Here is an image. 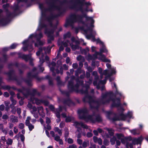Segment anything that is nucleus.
I'll return each mask as SVG.
<instances>
[{
    "instance_id": "obj_1",
    "label": "nucleus",
    "mask_w": 148,
    "mask_h": 148,
    "mask_svg": "<svg viewBox=\"0 0 148 148\" xmlns=\"http://www.w3.org/2000/svg\"><path fill=\"white\" fill-rule=\"evenodd\" d=\"M77 112L79 114V119L84 120L86 122L95 123L96 122H101L102 121V118L99 114L95 115L93 113L92 114L85 115V114L88 113V110L86 108L78 110Z\"/></svg>"
},
{
    "instance_id": "obj_2",
    "label": "nucleus",
    "mask_w": 148,
    "mask_h": 148,
    "mask_svg": "<svg viewBox=\"0 0 148 148\" xmlns=\"http://www.w3.org/2000/svg\"><path fill=\"white\" fill-rule=\"evenodd\" d=\"M101 99L100 102L103 104L109 103L110 101H112L111 105V108L118 107L121 105V100L119 98H116L114 97H116V95L112 91L106 92L105 93H102L101 95Z\"/></svg>"
},
{
    "instance_id": "obj_3",
    "label": "nucleus",
    "mask_w": 148,
    "mask_h": 148,
    "mask_svg": "<svg viewBox=\"0 0 148 148\" xmlns=\"http://www.w3.org/2000/svg\"><path fill=\"white\" fill-rule=\"evenodd\" d=\"M82 13V15L76 14L75 13L71 14L69 16V18L66 20L64 26L67 27L69 25L77 22L84 24L85 23L83 20L84 18H85L87 21H90L91 24L94 23V21L92 17L87 16V14L84 13L83 12Z\"/></svg>"
},
{
    "instance_id": "obj_4",
    "label": "nucleus",
    "mask_w": 148,
    "mask_h": 148,
    "mask_svg": "<svg viewBox=\"0 0 148 148\" xmlns=\"http://www.w3.org/2000/svg\"><path fill=\"white\" fill-rule=\"evenodd\" d=\"M83 101L84 103H88L91 109H97L99 107V101L94 99L92 96L89 95H86L84 97Z\"/></svg>"
},
{
    "instance_id": "obj_5",
    "label": "nucleus",
    "mask_w": 148,
    "mask_h": 148,
    "mask_svg": "<svg viewBox=\"0 0 148 148\" xmlns=\"http://www.w3.org/2000/svg\"><path fill=\"white\" fill-rule=\"evenodd\" d=\"M85 0H71L70 3L73 4L69 6V8L71 9L76 10L77 11H80L82 12H83V7L84 5Z\"/></svg>"
},
{
    "instance_id": "obj_6",
    "label": "nucleus",
    "mask_w": 148,
    "mask_h": 148,
    "mask_svg": "<svg viewBox=\"0 0 148 148\" xmlns=\"http://www.w3.org/2000/svg\"><path fill=\"white\" fill-rule=\"evenodd\" d=\"M75 78L74 76L71 77L70 80L68 82L67 85V88L68 90L71 92H78V88L80 86L77 82L75 85H74V80Z\"/></svg>"
},
{
    "instance_id": "obj_7",
    "label": "nucleus",
    "mask_w": 148,
    "mask_h": 148,
    "mask_svg": "<svg viewBox=\"0 0 148 148\" xmlns=\"http://www.w3.org/2000/svg\"><path fill=\"white\" fill-rule=\"evenodd\" d=\"M15 15L6 14L5 18H2L0 19V25L3 26L9 23L11 21L12 18L15 16Z\"/></svg>"
},
{
    "instance_id": "obj_8",
    "label": "nucleus",
    "mask_w": 148,
    "mask_h": 148,
    "mask_svg": "<svg viewBox=\"0 0 148 148\" xmlns=\"http://www.w3.org/2000/svg\"><path fill=\"white\" fill-rule=\"evenodd\" d=\"M51 1V2H47V3L49 5V7L46 8V11H48L49 12H51L55 10L56 5L55 2L58 1V0H49Z\"/></svg>"
},
{
    "instance_id": "obj_9",
    "label": "nucleus",
    "mask_w": 148,
    "mask_h": 148,
    "mask_svg": "<svg viewBox=\"0 0 148 148\" xmlns=\"http://www.w3.org/2000/svg\"><path fill=\"white\" fill-rule=\"evenodd\" d=\"M32 75L31 72H29L27 74V78L24 79V81L29 86H32Z\"/></svg>"
},
{
    "instance_id": "obj_10",
    "label": "nucleus",
    "mask_w": 148,
    "mask_h": 148,
    "mask_svg": "<svg viewBox=\"0 0 148 148\" xmlns=\"http://www.w3.org/2000/svg\"><path fill=\"white\" fill-rule=\"evenodd\" d=\"M106 116L107 118L110 120H111L113 122L116 121H120V119L118 116H116V114H115V116L112 118L110 117V115L113 114V113L111 111H108L106 112Z\"/></svg>"
},
{
    "instance_id": "obj_11",
    "label": "nucleus",
    "mask_w": 148,
    "mask_h": 148,
    "mask_svg": "<svg viewBox=\"0 0 148 148\" xmlns=\"http://www.w3.org/2000/svg\"><path fill=\"white\" fill-rule=\"evenodd\" d=\"M44 55L42 54L40 57L39 58V64L38 65L40 70L41 72H42L45 70L44 68L43 67H42V66L43 64L45 62V60L44 59Z\"/></svg>"
},
{
    "instance_id": "obj_12",
    "label": "nucleus",
    "mask_w": 148,
    "mask_h": 148,
    "mask_svg": "<svg viewBox=\"0 0 148 148\" xmlns=\"http://www.w3.org/2000/svg\"><path fill=\"white\" fill-rule=\"evenodd\" d=\"M31 56L30 54L25 55L22 54L21 53H18V57L19 58H21L22 59L24 60L25 61L27 62L31 58Z\"/></svg>"
},
{
    "instance_id": "obj_13",
    "label": "nucleus",
    "mask_w": 148,
    "mask_h": 148,
    "mask_svg": "<svg viewBox=\"0 0 148 148\" xmlns=\"http://www.w3.org/2000/svg\"><path fill=\"white\" fill-rule=\"evenodd\" d=\"M9 6L10 5L8 3L3 4L2 5L3 8L5 10L6 14H10L11 15H15V12H11L9 10L8 8Z\"/></svg>"
},
{
    "instance_id": "obj_14",
    "label": "nucleus",
    "mask_w": 148,
    "mask_h": 148,
    "mask_svg": "<svg viewBox=\"0 0 148 148\" xmlns=\"http://www.w3.org/2000/svg\"><path fill=\"white\" fill-rule=\"evenodd\" d=\"M21 88V89H18V91L22 93L24 96L27 97L29 94V91H27V93H25L24 92V91H27V89L24 86H22Z\"/></svg>"
},
{
    "instance_id": "obj_15",
    "label": "nucleus",
    "mask_w": 148,
    "mask_h": 148,
    "mask_svg": "<svg viewBox=\"0 0 148 148\" xmlns=\"http://www.w3.org/2000/svg\"><path fill=\"white\" fill-rule=\"evenodd\" d=\"M62 14V12H60V14L55 15L51 14V16H47L46 18V20L49 22H50L51 20L54 19V18H57L60 16Z\"/></svg>"
},
{
    "instance_id": "obj_16",
    "label": "nucleus",
    "mask_w": 148,
    "mask_h": 148,
    "mask_svg": "<svg viewBox=\"0 0 148 148\" xmlns=\"http://www.w3.org/2000/svg\"><path fill=\"white\" fill-rule=\"evenodd\" d=\"M14 71L13 70H10L8 72L5 73V74L8 75L9 79L10 80H13L14 79L13 78H15L16 76L15 75L13 76H12V75L14 74Z\"/></svg>"
},
{
    "instance_id": "obj_17",
    "label": "nucleus",
    "mask_w": 148,
    "mask_h": 148,
    "mask_svg": "<svg viewBox=\"0 0 148 148\" xmlns=\"http://www.w3.org/2000/svg\"><path fill=\"white\" fill-rule=\"evenodd\" d=\"M74 125L76 127H77V126L80 125L82 128L87 129L88 128V126L86 124H84L82 122H79L77 121H75L74 123Z\"/></svg>"
},
{
    "instance_id": "obj_18",
    "label": "nucleus",
    "mask_w": 148,
    "mask_h": 148,
    "mask_svg": "<svg viewBox=\"0 0 148 148\" xmlns=\"http://www.w3.org/2000/svg\"><path fill=\"white\" fill-rule=\"evenodd\" d=\"M54 32V29H49L47 28H46L45 29V34H47V36H53V34Z\"/></svg>"
},
{
    "instance_id": "obj_19",
    "label": "nucleus",
    "mask_w": 148,
    "mask_h": 148,
    "mask_svg": "<svg viewBox=\"0 0 148 148\" xmlns=\"http://www.w3.org/2000/svg\"><path fill=\"white\" fill-rule=\"evenodd\" d=\"M14 79L13 80L17 82V85L19 86H21L22 84L23 81H24V78L22 77H21L20 78H18L16 76L15 77L13 78Z\"/></svg>"
},
{
    "instance_id": "obj_20",
    "label": "nucleus",
    "mask_w": 148,
    "mask_h": 148,
    "mask_svg": "<svg viewBox=\"0 0 148 148\" xmlns=\"http://www.w3.org/2000/svg\"><path fill=\"white\" fill-rule=\"evenodd\" d=\"M46 79L48 80V84L49 86H53L54 85L53 78L49 75H47L45 76Z\"/></svg>"
},
{
    "instance_id": "obj_21",
    "label": "nucleus",
    "mask_w": 148,
    "mask_h": 148,
    "mask_svg": "<svg viewBox=\"0 0 148 148\" xmlns=\"http://www.w3.org/2000/svg\"><path fill=\"white\" fill-rule=\"evenodd\" d=\"M143 140V137L141 136L138 137L137 139H135L132 141V143L134 145H135L136 143L139 144Z\"/></svg>"
},
{
    "instance_id": "obj_22",
    "label": "nucleus",
    "mask_w": 148,
    "mask_h": 148,
    "mask_svg": "<svg viewBox=\"0 0 148 148\" xmlns=\"http://www.w3.org/2000/svg\"><path fill=\"white\" fill-rule=\"evenodd\" d=\"M1 88L4 89L6 90H9L11 88L13 89L14 90H17L18 91V89L16 87L13 86L12 87L10 86L9 85L3 86H1Z\"/></svg>"
},
{
    "instance_id": "obj_23",
    "label": "nucleus",
    "mask_w": 148,
    "mask_h": 148,
    "mask_svg": "<svg viewBox=\"0 0 148 148\" xmlns=\"http://www.w3.org/2000/svg\"><path fill=\"white\" fill-rule=\"evenodd\" d=\"M63 103L64 104L69 106L74 103L69 98L64 99L63 101Z\"/></svg>"
},
{
    "instance_id": "obj_24",
    "label": "nucleus",
    "mask_w": 148,
    "mask_h": 148,
    "mask_svg": "<svg viewBox=\"0 0 148 148\" xmlns=\"http://www.w3.org/2000/svg\"><path fill=\"white\" fill-rule=\"evenodd\" d=\"M47 25L43 23H40V24L39 27L38 29V31H41L43 28H47Z\"/></svg>"
},
{
    "instance_id": "obj_25",
    "label": "nucleus",
    "mask_w": 148,
    "mask_h": 148,
    "mask_svg": "<svg viewBox=\"0 0 148 148\" xmlns=\"http://www.w3.org/2000/svg\"><path fill=\"white\" fill-rule=\"evenodd\" d=\"M106 130L108 131L109 134L110 136H114V130L112 129L107 128Z\"/></svg>"
},
{
    "instance_id": "obj_26",
    "label": "nucleus",
    "mask_w": 148,
    "mask_h": 148,
    "mask_svg": "<svg viewBox=\"0 0 148 148\" xmlns=\"http://www.w3.org/2000/svg\"><path fill=\"white\" fill-rule=\"evenodd\" d=\"M70 45L71 47V49L73 51H75L76 49H79V47L78 45H73L72 43L70 44Z\"/></svg>"
},
{
    "instance_id": "obj_27",
    "label": "nucleus",
    "mask_w": 148,
    "mask_h": 148,
    "mask_svg": "<svg viewBox=\"0 0 148 148\" xmlns=\"http://www.w3.org/2000/svg\"><path fill=\"white\" fill-rule=\"evenodd\" d=\"M38 73H36L32 75V78H35L39 81H40L41 80L44 79L43 78H40L38 76Z\"/></svg>"
},
{
    "instance_id": "obj_28",
    "label": "nucleus",
    "mask_w": 148,
    "mask_h": 148,
    "mask_svg": "<svg viewBox=\"0 0 148 148\" xmlns=\"http://www.w3.org/2000/svg\"><path fill=\"white\" fill-rule=\"evenodd\" d=\"M34 41L32 40V43L31 44H27V46L28 47V49L30 52L32 51L33 50V43L34 42Z\"/></svg>"
},
{
    "instance_id": "obj_29",
    "label": "nucleus",
    "mask_w": 148,
    "mask_h": 148,
    "mask_svg": "<svg viewBox=\"0 0 148 148\" xmlns=\"http://www.w3.org/2000/svg\"><path fill=\"white\" fill-rule=\"evenodd\" d=\"M130 132L133 134L135 135L139 134V130L138 129H134L130 130Z\"/></svg>"
},
{
    "instance_id": "obj_30",
    "label": "nucleus",
    "mask_w": 148,
    "mask_h": 148,
    "mask_svg": "<svg viewBox=\"0 0 148 148\" xmlns=\"http://www.w3.org/2000/svg\"><path fill=\"white\" fill-rule=\"evenodd\" d=\"M69 91L63 90L62 91L60 90V91L61 92L62 94L64 95H65L67 97H69L70 95V93H72L73 92H71L69 91V90H68Z\"/></svg>"
},
{
    "instance_id": "obj_31",
    "label": "nucleus",
    "mask_w": 148,
    "mask_h": 148,
    "mask_svg": "<svg viewBox=\"0 0 148 148\" xmlns=\"http://www.w3.org/2000/svg\"><path fill=\"white\" fill-rule=\"evenodd\" d=\"M82 73V70L81 67H79L75 71V75L76 76H78L79 74Z\"/></svg>"
},
{
    "instance_id": "obj_32",
    "label": "nucleus",
    "mask_w": 148,
    "mask_h": 148,
    "mask_svg": "<svg viewBox=\"0 0 148 148\" xmlns=\"http://www.w3.org/2000/svg\"><path fill=\"white\" fill-rule=\"evenodd\" d=\"M100 51L106 53H108V51L105 47V46L104 45H103V46H102V47L100 49Z\"/></svg>"
},
{
    "instance_id": "obj_33",
    "label": "nucleus",
    "mask_w": 148,
    "mask_h": 148,
    "mask_svg": "<svg viewBox=\"0 0 148 148\" xmlns=\"http://www.w3.org/2000/svg\"><path fill=\"white\" fill-rule=\"evenodd\" d=\"M116 140V138L115 136H113V137L111 138L110 139V142L111 144L112 145H114L115 144V142Z\"/></svg>"
},
{
    "instance_id": "obj_34",
    "label": "nucleus",
    "mask_w": 148,
    "mask_h": 148,
    "mask_svg": "<svg viewBox=\"0 0 148 148\" xmlns=\"http://www.w3.org/2000/svg\"><path fill=\"white\" fill-rule=\"evenodd\" d=\"M48 38L47 40V43L49 44L51 43V41L54 40V37L53 36H47Z\"/></svg>"
},
{
    "instance_id": "obj_35",
    "label": "nucleus",
    "mask_w": 148,
    "mask_h": 148,
    "mask_svg": "<svg viewBox=\"0 0 148 148\" xmlns=\"http://www.w3.org/2000/svg\"><path fill=\"white\" fill-rule=\"evenodd\" d=\"M71 36V33L70 32H68L64 34L63 36V38L65 39L67 38H70Z\"/></svg>"
},
{
    "instance_id": "obj_36",
    "label": "nucleus",
    "mask_w": 148,
    "mask_h": 148,
    "mask_svg": "<svg viewBox=\"0 0 148 148\" xmlns=\"http://www.w3.org/2000/svg\"><path fill=\"white\" fill-rule=\"evenodd\" d=\"M38 100V101H41V102L44 103L45 105L47 106H48L49 104V102L47 100Z\"/></svg>"
},
{
    "instance_id": "obj_37",
    "label": "nucleus",
    "mask_w": 148,
    "mask_h": 148,
    "mask_svg": "<svg viewBox=\"0 0 148 148\" xmlns=\"http://www.w3.org/2000/svg\"><path fill=\"white\" fill-rule=\"evenodd\" d=\"M18 44L15 43H13L9 47L10 49H15Z\"/></svg>"
},
{
    "instance_id": "obj_38",
    "label": "nucleus",
    "mask_w": 148,
    "mask_h": 148,
    "mask_svg": "<svg viewBox=\"0 0 148 148\" xmlns=\"http://www.w3.org/2000/svg\"><path fill=\"white\" fill-rule=\"evenodd\" d=\"M119 115L121 117V120H125L127 118V116L124 114L123 113H121Z\"/></svg>"
},
{
    "instance_id": "obj_39",
    "label": "nucleus",
    "mask_w": 148,
    "mask_h": 148,
    "mask_svg": "<svg viewBox=\"0 0 148 148\" xmlns=\"http://www.w3.org/2000/svg\"><path fill=\"white\" fill-rule=\"evenodd\" d=\"M46 8H45L44 10H42L41 12V16L42 17L46 18L47 17L46 12L48 11H46Z\"/></svg>"
},
{
    "instance_id": "obj_40",
    "label": "nucleus",
    "mask_w": 148,
    "mask_h": 148,
    "mask_svg": "<svg viewBox=\"0 0 148 148\" xmlns=\"http://www.w3.org/2000/svg\"><path fill=\"white\" fill-rule=\"evenodd\" d=\"M54 130L56 132H57L60 136H61L62 134V132L61 130H60L58 127H55L54 128Z\"/></svg>"
},
{
    "instance_id": "obj_41",
    "label": "nucleus",
    "mask_w": 148,
    "mask_h": 148,
    "mask_svg": "<svg viewBox=\"0 0 148 148\" xmlns=\"http://www.w3.org/2000/svg\"><path fill=\"white\" fill-rule=\"evenodd\" d=\"M13 9L14 10V12H15V16L16 15V13L15 12L17 11L18 10H19V6L18 5V4H17V5H15Z\"/></svg>"
},
{
    "instance_id": "obj_42",
    "label": "nucleus",
    "mask_w": 148,
    "mask_h": 148,
    "mask_svg": "<svg viewBox=\"0 0 148 148\" xmlns=\"http://www.w3.org/2000/svg\"><path fill=\"white\" fill-rule=\"evenodd\" d=\"M15 66L17 67H18L19 66V64L17 62H16L14 63H11L9 64H8V67L9 68L10 66Z\"/></svg>"
},
{
    "instance_id": "obj_43",
    "label": "nucleus",
    "mask_w": 148,
    "mask_h": 148,
    "mask_svg": "<svg viewBox=\"0 0 148 148\" xmlns=\"http://www.w3.org/2000/svg\"><path fill=\"white\" fill-rule=\"evenodd\" d=\"M69 132L68 130V129L65 130V134H64V138L65 140H66L67 138L69 137Z\"/></svg>"
},
{
    "instance_id": "obj_44",
    "label": "nucleus",
    "mask_w": 148,
    "mask_h": 148,
    "mask_svg": "<svg viewBox=\"0 0 148 148\" xmlns=\"http://www.w3.org/2000/svg\"><path fill=\"white\" fill-rule=\"evenodd\" d=\"M89 141H88L87 142L84 141L82 143V146L84 148H86L87 146L88 145H89Z\"/></svg>"
},
{
    "instance_id": "obj_45",
    "label": "nucleus",
    "mask_w": 148,
    "mask_h": 148,
    "mask_svg": "<svg viewBox=\"0 0 148 148\" xmlns=\"http://www.w3.org/2000/svg\"><path fill=\"white\" fill-rule=\"evenodd\" d=\"M13 117V118H12V121L13 123L17 122H18V120L17 118L13 115H11Z\"/></svg>"
},
{
    "instance_id": "obj_46",
    "label": "nucleus",
    "mask_w": 148,
    "mask_h": 148,
    "mask_svg": "<svg viewBox=\"0 0 148 148\" xmlns=\"http://www.w3.org/2000/svg\"><path fill=\"white\" fill-rule=\"evenodd\" d=\"M109 140L106 139H104L103 142V144L106 146H108L109 144Z\"/></svg>"
},
{
    "instance_id": "obj_47",
    "label": "nucleus",
    "mask_w": 148,
    "mask_h": 148,
    "mask_svg": "<svg viewBox=\"0 0 148 148\" xmlns=\"http://www.w3.org/2000/svg\"><path fill=\"white\" fill-rule=\"evenodd\" d=\"M43 37V35L42 32H40L38 35V37L37 38V40H38Z\"/></svg>"
},
{
    "instance_id": "obj_48",
    "label": "nucleus",
    "mask_w": 148,
    "mask_h": 148,
    "mask_svg": "<svg viewBox=\"0 0 148 148\" xmlns=\"http://www.w3.org/2000/svg\"><path fill=\"white\" fill-rule=\"evenodd\" d=\"M116 135L118 139H121V138L123 136V135L122 134L117 133Z\"/></svg>"
},
{
    "instance_id": "obj_49",
    "label": "nucleus",
    "mask_w": 148,
    "mask_h": 148,
    "mask_svg": "<svg viewBox=\"0 0 148 148\" xmlns=\"http://www.w3.org/2000/svg\"><path fill=\"white\" fill-rule=\"evenodd\" d=\"M55 114H56V117L58 119L60 118V112H59V111H58V109H57L56 110V112Z\"/></svg>"
},
{
    "instance_id": "obj_50",
    "label": "nucleus",
    "mask_w": 148,
    "mask_h": 148,
    "mask_svg": "<svg viewBox=\"0 0 148 148\" xmlns=\"http://www.w3.org/2000/svg\"><path fill=\"white\" fill-rule=\"evenodd\" d=\"M37 91L35 89H34L32 90L31 95L32 96H34L37 93Z\"/></svg>"
},
{
    "instance_id": "obj_51",
    "label": "nucleus",
    "mask_w": 148,
    "mask_h": 148,
    "mask_svg": "<svg viewBox=\"0 0 148 148\" xmlns=\"http://www.w3.org/2000/svg\"><path fill=\"white\" fill-rule=\"evenodd\" d=\"M37 108L38 113L40 112V111H41L42 112H44V108L42 106L38 107H37Z\"/></svg>"
},
{
    "instance_id": "obj_52",
    "label": "nucleus",
    "mask_w": 148,
    "mask_h": 148,
    "mask_svg": "<svg viewBox=\"0 0 148 148\" xmlns=\"http://www.w3.org/2000/svg\"><path fill=\"white\" fill-rule=\"evenodd\" d=\"M72 121V119L70 116H67L65 119V121L66 123L71 122Z\"/></svg>"
},
{
    "instance_id": "obj_53",
    "label": "nucleus",
    "mask_w": 148,
    "mask_h": 148,
    "mask_svg": "<svg viewBox=\"0 0 148 148\" xmlns=\"http://www.w3.org/2000/svg\"><path fill=\"white\" fill-rule=\"evenodd\" d=\"M94 40H96L97 43H99L100 44L102 45V46H103V43L102 42L99 38H98L96 40L95 38H94Z\"/></svg>"
},
{
    "instance_id": "obj_54",
    "label": "nucleus",
    "mask_w": 148,
    "mask_h": 148,
    "mask_svg": "<svg viewBox=\"0 0 148 148\" xmlns=\"http://www.w3.org/2000/svg\"><path fill=\"white\" fill-rule=\"evenodd\" d=\"M28 126L29 130L30 131H31L34 128V126L32 125V124H30Z\"/></svg>"
},
{
    "instance_id": "obj_55",
    "label": "nucleus",
    "mask_w": 148,
    "mask_h": 148,
    "mask_svg": "<svg viewBox=\"0 0 148 148\" xmlns=\"http://www.w3.org/2000/svg\"><path fill=\"white\" fill-rule=\"evenodd\" d=\"M50 110L52 111H54L55 110V107L54 106L52 105H50L49 107Z\"/></svg>"
},
{
    "instance_id": "obj_56",
    "label": "nucleus",
    "mask_w": 148,
    "mask_h": 148,
    "mask_svg": "<svg viewBox=\"0 0 148 148\" xmlns=\"http://www.w3.org/2000/svg\"><path fill=\"white\" fill-rule=\"evenodd\" d=\"M12 140L11 139L9 138L8 139V141L6 143L8 145H11L12 144Z\"/></svg>"
},
{
    "instance_id": "obj_57",
    "label": "nucleus",
    "mask_w": 148,
    "mask_h": 148,
    "mask_svg": "<svg viewBox=\"0 0 148 148\" xmlns=\"http://www.w3.org/2000/svg\"><path fill=\"white\" fill-rule=\"evenodd\" d=\"M83 58L84 59V58L81 55H79L77 57V60L78 61H80Z\"/></svg>"
},
{
    "instance_id": "obj_58",
    "label": "nucleus",
    "mask_w": 148,
    "mask_h": 148,
    "mask_svg": "<svg viewBox=\"0 0 148 148\" xmlns=\"http://www.w3.org/2000/svg\"><path fill=\"white\" fill-rule=\"evenodd\" d=\"M51 122L50 119L48 117H46V123L47 124H49Z\"/></svg>"
},
{
    "instance_id": "obj_59",
    "label": "nucleus",
    "mask_w": 148,
    "mask_h": 148,
    "mask_svg": "<svg viewBox=\"0 0 148 148\" xmlns=\"http://www.w3.org/2000/svg\"><path fill=\"white\" fill-rule=\"evenodd\" d=\"M32 113L34 115V116L36 119H37L38 117V113L37 112L33 113L32 111H31Z\"/></svg>"
},
{
    "instance_id": "obj_60",
    "label": "nucleus",
    "mask_w": 148,
    "mask_h": 148,
    "mask_svg": "<svg viewBox=\"0 0 148 148\" xmlns=\"http://www.w3.org/2000/svg\"><path fill=\"white\" fill-rule=\"evenodd\" d=\"M18 126L21 129H23L24 128V125L23 123H21L19 124Z\"/></svg>"
},
{
    "instance_id": "obj_61",
    "label": "nucleus",
    "mask_w": 148,
    "mask_h": 148,
    "mask_svg": "<svg viewBox=\"0 0 148 148\" xmlns=\"http://www.w3.org/2000/svg\"><path fill=\"white\" fill-rule=\"evenodd\" d=\"M20 137L21 139V141L24 142L25 139V137L22 134H20Z\"/></svg>"
},
{
    "instance_id": "obj_62",
    "label": "nucleus",
    "mask_w": 148,
    "mask_h": 148,
    "mask_svg": "<svg viewBox=\"0 0 148 148\" xmlns=\"http://www.w3.org/2000/svg\"><path fill=\"white\" fill-rule=\"evenodd\" d=\"M92 134L90 132H88L86 134V136L88 138H90L92 136Z\"/></svg>"
},
{
    "instance_id": "obj_63",
    "label": "nucleus",
    "mask_w": 148,
    "mask_h": 148,
    "mask_svg": "<svg viewBox=\"0 0 148 148\" xmlns=\"http://www.w3.org/2000/svg\"><path fill=\"white\" fill-rule=\"evenodd\" d=\"M67 142L69 144H71L73 143V141L72 139L69 138L68 139Z\"/></svg>"
},
{
    "instance_id": "obj_64",
    "label": "nucleus",
    "mask_w": 148,
    "mask_h": 148,
    "mask_svg": "<svg viewBox=\"0 0 148 148\" xmlns=\"http://www.w3.org/2000/svg\"><path fill=\"white\" fill-rule=\"evenodd\" d=\"M77 146L75 144H72L71 145H70L69 147H67L66 148H77Z\"/></svg>"
}]
</instances>
